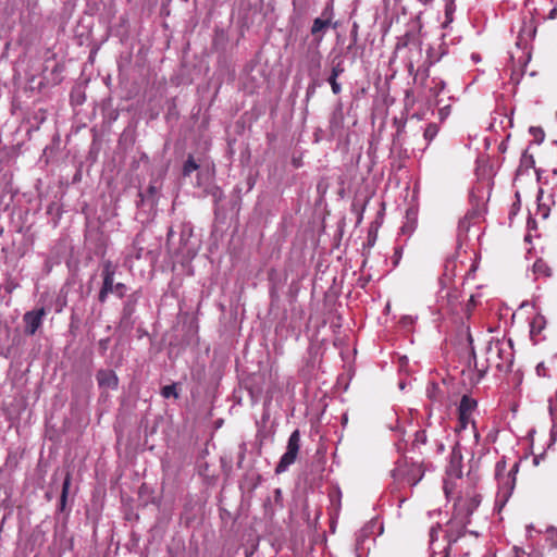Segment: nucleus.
I'll return each mask as SVG.
<instances>
[{"instance_id":"nucleus-1","label":"nucleus","mask_w":557,"mask_h":557,"mask_svg":"<svg viewBox=\"0 0 557 557\" xmlns=\"http://www.w3.org/2000/svg\"><path fill=\"white\" fill-rule=\"evenodd\" d=\"M480 503L481 498L479 495H471L458 499L455 504L454 516L446 525L447 529L445 537L447 540V545L440 553L433 548L431 557H449L451 544L456 543L457 540L465 534L466 528L470 522V516L479 507Z\"/></svg>"},{"instance_id":"nucleus-2","label":"nucleus","mask_w":557,"mask_h":557,"mask_svg":"<svg viewBox=\"0 0 557 557\" xmlns=\"http://www.w3.org/2000/svg\"><path fill=\"white\" fill-rule=\"evenodd\" d=\"M425 469L422 463L399 459L392 470L394 483L400 486H416L424 476Z\"/></svg>"},{"instance_id":"nucleus-3","label":"nucleus","mask_w":557,"mask_h":557,"mask_svg":"<svg viewBox=\"0 0 557 557\" xmlns=\"http://www.w3.org/2000/svg\"><path fill=\"white\" fill-rule=\"evenodd\" d=\"M519 462H515L510 470L506 471V461L504 459L496 462L495 476L498 482L497 502L506 503L511 496L516 485V474L519 471Z\"/></svg>"},{"instance_id":"nucleus-4","label":"nucleus","mask_w":557,"mask_h":557,"mask_svg":"<svg viewBox=\"0 0 557 557\" xmlns=\"http://www.w3.org/2000/svg\"><path fill=\"white\" fill-rule=\"evenodd\" d=\"M300 449V432L295 430L287 442L286 451L281 457L275 467V473L281 474L285 472L290 465H293L298 456Z\"/></svg>"},{"instance_id":"nucleus-5","label":"nucleus","mask_w":557,"mask_h":557,"mask_svg":"<svg viewBox=\"0 0 557 557\" xmlns=\"http://www.w3.org/2000/svg\"><path fill=\"white\" fill-rule=\"evenodd\" d=\"M116 267L110 261L107 260L102 263V286L99 290L98 300L103 304L106 302L109 294H113L114 290V275H115Z\"/></svg>"},{"instance_id":"nucleus-6","label":"nucleus","mask_w":557,"mask_h":557,"mask_svg":"<svg viewBox=\"0 0 557 557\" xmlns=\"http://www.w3.org/2000/svg\"><path fill=\"white\" fill-rule=\"evenodd\" d=\"M16 215V223L18 225V232L24 233L25 239L33 243L34 234L32 227L34 224L35 211H32L28 207L18 206L14 211Z\"/></svg>"},{"instance_id":"nucleus-7","label":"nucleus","mask_w":557,"mask_h":557,"mask_svg":"<svg viewBox=\"0 0 557 557\" xmlns=\"http://www.w3.org/2000/svg\"><path fill=\"white\" fill-rule=\"evenodd\" d=\"M425 394L432 405L442 407L446 404L448 391L445 381L441 383L430 382L426 385Z\"/></svg>"},{"instance_id":"nucleus-8","label":"nucleus","mask_w":557,"mask_h":557,"mask_svg":"<svg viewBox=\"0 0 557 557\" xmlns=\"http://www.w3.org/2000/svg\"><path fill=\"white\" fill-rule=\"evenodd\" d=\"M97 382L100 387L116 389L119 385V379L114 371L102 369L96 374Z\"/></svg>"},{"instance_id":"nucleus-9","label":"nucleus","mask_w":557,"mask_h":557,"mask_svg":"<svg viewBox=\"0 0 557 557\" xmlns=\"http://www.w3.org/2000/svg\"><path fill=\"white\" fill-rule=\"evenodd\" d=\"M136 302H137V299L133 298V296H131L125 301V304L123 306V310H122L121 321H120L121 326L133 327L134 321L132 318L136 310Z\"/></svg>"},{"instance_id":"nucleus-10","label":"nucleus","mask_w":557,"mask_h":557,"mask_svg":"<svg viewBox=\"0 0 557 557\" xmlns=\"http://www.w3.org/2000/svg\"><path fill=\"white\" fill-rule=\"evenodd\" d=\"M447 472L458 479L462 476V455L459 448L453 449Z\"/></svg>"},{"instance_id":"nucleus-11","label":"nucleus","mask_w":557,"mask_h":557,"mask_svg":"<svg viewBox=\"0 0 557 557\" xmlns=\"http://www.w3.org/2000/svg\"><path fill=\"white\" fill-rule=\"evenodd\" d=\"M546 321L541 314H536L530 323V336L534 344L539 343L542 331L545 329Z\"/></svg>"},{"instance_id":"nucleus-12","label":"nucleus","mask_w":557,"mask_h":557,"mask_svg":"<svg viewBox=\"0 0 557 557\" xmlns=\"http://www.w3.org/2000/svg\"><path fill=\"white\" fill-rule=\"evenodd\" d=\"M476 405L478 404L475 399L471 398L468 395H463L458 407V414H462L463 417L472 416V412L475 410Z\"/></svg>"},{"instance_id":"nucleus-13","label":"nucleus","mask_w":557,"mask_h":557,"mask_svg":"<svg viewBox=\"0 0 557 557\" xmlns=\"http://www.w3.org/2000/svg\"><path fill=\"white\" fill-rule=\"evenodd\" d=\"M502 346L499 343L490 344L487 347V359L490 364H494L497 369H502L500 361H497L494 357L502 359Z\"/></svg>"},{"instance_id":"nucleus-14","label":"nucleus","mask_w":557,"mask_h":557,"mask_svg":"<svg viewBox=\"0 0 557 557\" xmlns=\"http://www.w3.org/2000/svg\"><path fill=\"white\" fill-rule=\"evenodd\" d=\"M444 298L446 299V307L448 310L450 311H456L459 304H460V293L458 289L456 288H453V289H447L446 290V295L444 297H442V299L444 300Z\"/></svg>"},{"instance_id":"nucleus-15","label":"nucleus","mask_w":557,"mask_h":557,"mask_svg":"<svg viewBox=\"0 0 557 557\" xmlns=\"http://www.w3.org/2000/svg\"><path fill=\"white\" fill-rule=\"evenodd\" d=\"M470 423L472 425L473 436L475 438V442L478 443L480 440V433L478 432L475 422L472 420L471 416L463 417L462 414H458V426L456 430L458 432H460L461 430H466L468 424H470Z\"/></svg>"},{"instance_id":"nucleus-16","label":"nucleus","mask_w":557,"mask_h":557,"mask_svg":"<svg viewBox=\"0 0 557 557\" xmlns=\"http://www.w3.org/2000/svg\"><path fill=\"white\" fill-rule=\"evenodd\" d=\"M35 550V541L29 537L24 544H20L15 550V557H35L30 556Z\"/></svg>"},{"instance_id":"nucleus-17","label":"nucleus","mask_w":557,"mask_h":557,"mask_svg":"<svg viewBox=\"0 0 557 557\" xmlns=\"http://www.w3.org/2000/svg\"><path fill=\"white\" fill-rule=\"evenodd\" d=\"M346 71L344 59L341 54L335 55L331 60V73L330 75L339 77Z\"/></svg>"},{"instance_id":"nucleus-18","label":"nucleus","mask_w":557,"mask_h":557,"mask_svg":"<svg viewBox=\"0 0 557 557\" xmlns=\"http://www.w3.org/2000/svg\"><path fill=\"white\" fill-rule=\"evenodd\" d=\"M533 272L537 276L548 277L552 275V268L542 259H539L533 264Z\"/></svg>"},{"instance_id":"nucleus-19","label":"nucleus","mask_w":557,"mask_h":557,"mask_svg":"<svg viewBox=\"0 0 557 557\" xmlns=\"http://www.w3.org/2000/svg\"><path fill=\"white\" fill-rule=\"evenodd\" d=\"M549 416L553 421L552 432L555 433L557 431V389L554 393V396L549 399Z\"/></svg>"},{"instance_id":"nucleus-20","label":"nucleus","mask_w":557,"mask_h":557,"mask_svg":"<svg viewBox=\"0 0 557 557\" xmlns=\"http://www.w3.org/2000/svg\"><path fill=\"white\" fill-rule=\"evenodd\" d=\"M24 322H25V334L34 335L35 334V309H32L27 311L24 314Z\"/></svg>"},{"instance_id":"nucleus-21","label":"nucleus","mask_w":557,"mask_h":557,"mask_svg":"<svg viewBox=\"0 0 557 557\" xmlns=\"http://www.w3.org/2000/svg\"><path fill=\"white\" fill-rule=\"evenodd\" d=\"M475 216V212H468L458 223L459 232L467 233L470 230L472 219Z\"/></svg>"},{"instance_id":"nucleus-22","label":"nucleus","mask_w":557,"mask_h":557,"mask_svg":"<svg viewBox=\"0 0 557 557\" xmlns=\"http://www.w3.org/2000/svg\"><path fill=\"white\" fill-rule=\"evenodd\" d=\"M330 25V20H322L320 17H317L314 21H313V24H312V27H311V34L312 35H317L319 34L320 32L324 30L325 28H327Z\"/></svg>"},{"instance_id":"nucleus-23","label":"nucleus","mask_w":557,"mask_h":557,"mask_svg":"<svg viewBox=\"0 0 557 557\" xmlns=\"http://www.w3.org/2000/svg\"><path fill=\"white\" fill-rule=\"evenodd\" d=\"M199 168V165L196 163L193 156H188L187 160L184 163L183 166V175L189 176L194 171H196Z\"/></svg>"},{"instance_id":"nucleus-24","label":"nucleus","mask_w":557,"mask_h":557,"mask_svg":"<svg viewBox=\"0 0 557 557\" xmlns=\"http://www.w3.org/2000/svg\"><path fill=\"white\" fill-rule=\"evenodd\" d=\"M70 484H71V476L67 473L63 481V484H62V493H61V498H60L61 509H64V507H65Z\"/></svg>"},{"instance_id":"nucleus-25","label":"nucleus","mask_w":557,"mask_h":557,"mask_svg":"<svg viewBox=\"0 0 557 557\" xmlns=\"http://www.w3.org/2000/svg\"><path fill=\"white\" fill-rule=\"evenodd\" d=\"M512 550L515 557H542V554L535 549L528 553L523 548L515 546Z\"/></svg>"},{"instance_id":"nucleus-26","label":"nucleus","mask_w":557,"mask_h":557,"mask_svg":"<svg viewBox=\"0 0 557 557\" xmlns=\"http://www.w3.org/2000/svg\"><path fill=\"white\" fill-rule=\"evenodd\" d=\"M429 75L430 74H429L428 66L426 67H418L417 71L414 72L413 79H414V82L420 79L421 85H424Z\"/></svg>"},{"instance_id":"nucleus-27","label":"nucleus","mask_w":557,"mask_h":557,"mask_svg":"<svg viewBox=\"0 0 557 557\" xmlns=\"http://www.w3.org/2000/svg\"><path fill=\"white\" fill-rule=\"evenodd\" d=\"M537 212L536 214L541 216L543 220L547 219L549 215V207L542 202V196L537 197Z\"/></svg>"},{"instance_id":"nucleus-28","label":"nucleus","mask_w":557,"mask_h":557,"mask_svg":"<svg viewBox=\"0 0 557 557\" xmlns=\"http://www.w3.org/2000/svg\"><path fill=\"white\" fill-rule=\"evenodd\" d=\"M161 395L164 398H170V397L177 398L178 397V393H177V389H176V385L175 384H171V385L163 386L162 389H161Z\"/></svg>"},{"instance_id":"nucleus-29","label":"nucleus","mask_w":557,"mask_h":557,"mask_svg":"<svg viewBox=\"0 0 557 557\" xmlns=\"http://www.w3.org/2000/svg\"><path fill=\"white\" fill-rule=\"evenodd\" d=\"M536 33V27L533 25V21L530 20L528 23L524 22L523 27L521 28V36L527 35L529 38H533Z\"/></svg>"},{"instance_id":"nucleus-30","label":"nucleus","mask_w":557,"mask_h":557,"mask_svg":"<svg viewBox=\"0 0 557 557\" xmlns=\"http://www.w3.org/2000/svg\"><path fill=\"white\" fill-rule=\"evenodd\" d=\"M17 285L14 284L13 282H9L4 285H1L0 286V300L3 301L5 300L7 298V295L11 294L12 290L16 287Z\"/></svg>"},{"instance_id":"nucleus-31","label":"nucleus","mask_w":557,"mask_h":557,"mask_svg":"<svg viewBox=\"0 0 557 557\" xmlns=\"http://www.w3.org/2000/svg\"><path fill=\"white\" fill-rule=\"evenodd\" d=\"M438 128L437 125L431 123L424 129L423 136L428 141H431L437 135Z\"/></svg>"},{"instance_id":"nucleus-32","label":"nucleus","mask_w":557,"mask_h":557,"mask_svg":"<svg viewBox=\"0 0 557 557\" xmlns=\"http://www.w3.org/2000/svg\"><path fill=\"white\" fill-rule=\"evenodd\" d=\"M455 11L454 3H447L445 8V22L443 23V27H447L448 24L453 22V14Z\"/></svg>"},{"instance_id":"nucleus-33","label":"nucleus","mask_w":557,"mask_h":557,"mask_svg":"<svg viewBox=\"0 0 557 557\" xmlns=\"http://www.w3.org/2000/svg\"><path fill=\"white\" fill-rule=\"evenodd\" d=\"M337 79L338 77L332 75H330L326 79L334 95H339L342 92V86Z\"/></svg>"},{"instance_id":"nucleus-34","label":"nucleus","mask_w":557,"mask_h":557,"mask_svg":"<svg viewBox=\"0 0 557 557\" xmlns=\"http://www.w3.org/2000/svg\"><path fill=\"white\" fill-rule=\"evenodd\" d=\"M426 443V433L424 430L417 431L414 434V440L412 442L413 447H419Z\"/></svg>"},{"instance_id":"nucleus-35","label":"nucleus","mask_w":557,"mask_h":557,"mask_svg":"<svg viewBox=\"0 0 557 557\" xmlns=\"http://www.w3.org/2000/svg\"><path fill=\"white\" fill-rule=\"evenodd\" d=\"M478 304H479L478 296L471 295L469 300H468V302H467V305H466V314L468 317L471 315L472 311L475 309Z\"/></svg>"},{"instance_id":"nucleus-36","label":"nucleus","mask_w":557,"mask_h":557,"mask_svg":"<svg viewBox=\"0 0 557 557\" xmlns=\"http://www.w3.org/2000/svg\"><path fill=\"white\" fill-rule=\"evenodd\" d=\"M440 530H441V525L438 523H436L435 525L431 527L430 532H429L431 546L434 545V543H435V541H436V539L438 536Z\"/></svg>"},{"instance_id":"nucleus-37","label":"nucleus","mask_w":557,"mask_h":557,"mask_svg":"<svg viewBox=\"0 0 557 557\" xmlns=\"http://www.w3.org/2000/svg\"><path fill=\"white\" fill-rule=\"evenodd\" d=\"M127 292V287L124 283H116L113 293L119 297L123 298Z\"/></svg>"},{"instance_id":"nucleus-38","label":"nucleus","mask_w":557,"mask_h":557,"mask_svg":"<svg viewBox=\"0 0 557 557\" xmlns=\"http://www.w3.org/2000/svg\"><path fill=\"white\" fill-rule=\"evenodd\" d=\"M25 143L24 141H17L15 145L12 146V151L15 156H18L24 151ZM29 146L25 148V150H29Z\"/></svg>"},{"instance_id":"nucleus-39","label":"nucleus","mask_w":557,"mask_h":557,"mask_svg":"<svg viewBox=\"0 0 557 557\" xmlns=\"http://www.w3.org/2000/svg\"><path fill=\"white\" fill-rule=\"evenodd\" d=\"M547 541L550 542L552 547H557V532L555 530L547 531Z\"/></svg>"},{"instance_id":"nucleus-40","label":"nucleus","mask_w":557,"mask_h":557,"mask_svg":"<svg viewBox=\"0 0 557 557\" xmlns=\"http://www.w3.org/2000/svg\"><path fill=\"white\" fill-rule=\"evenodd\" d=\"M108 344H109V338H106V339H100L99 342V347L100 349L104 352L108 348Z\"/></svg>"},{"instance_id":"nucleus-41","label":"nucleus","mask_w":557,"mask_h":557,"mask_svg":"<svg viewBox=\"0 0 557 557\" xmlns=\"http://www.w3.org/2000/svg\"><path fill=\"white\" fill-rule=\"evenodd\" d=\"M312 64L317 67V69H320L321 66V59H320V55H318L315 59H312Z\"/></svg>"},{"instance_id":"nucleus-42","label":"nucleus","mask_w":557,"mask_h":557,"mask_svg":"<svg viewBox=\"0 0 557 557\" xmlns=\"http://www.w3.org/2000/svg\"><path fill=\"white\" fill-rule=\"evenodd\" d=\"M45 314L44 309H37V326L39 325L41 317Z\"/></svg>"},{"instance_id":"nucleus-43","label":"nucleus","mask_w":557,"mask_h":557,"mask_svg":"<svg viewBox=\"0 0 557 557\" xmlns=\"http://www.w3.org/2000/svg\"><path fill=\"white\" fill-rule=\"evenodd\" d=\"M24 128H25V135L28 136V138H30V134H32V129H33L32 125L27 124L24 126Z\"/></svg>"},{"instance_id":"nucleus-44","label":"nucleus","mask_w":557,"mask_h":557,"mask_svg":"<svg viewBox=\"0 0 557 557\" xmlns=\"http://www.w3.org/2000/svg\"><path fill=\"white\" fill-rule=\"evenodd\" d=\"M244 458H245V448H243V450H242V453L239 455V460H238V463H237V466L239 468L242 467V462H243Z\"/></svg>"},{"instance_id":"nucleus-45","label":"nucleus","mask_w":557,"mask_h":557,"mask_svg":"<svg viewBox=\"0 0 557 557\" xmlns=\"http://www.w3.org/2000/svg\"><path fill=\"white\" fill-rule=\"evenodd\" d=\"M315 85H317V82L313 79L311 86H309L307 89V95L310 94V90H312V92L314 91Z\"/></svg>"},{"instance_id":"nucleus-46","label":"nucleus","mask_w":557,"mask_h":557,"mask_svg":"<svg viewBox=\"0 0 557 557\" xmlns=\"http://www.w3.org/2000/svg\"><path fill=\"white\" fill-rule=\"evenodd\" d=\"M556 15H557V9H556V8H554L553 10H550L548 17H549V18H555V17H556Z\"/></svg>"},{"instance_id":"nucleus-47","label":"nucleus","mask_w":557,"mask_h":557,"mask_svg":"<svg viewBox=\"0 0 557 557\" xmlns=\"http://www.w3.org/2000/svg\"><path fill=\"white\" fill-rule=\"evenodd\" d=\"M274 494H275V500H277L278 498H281V497H282V492H281V490H280V488H276V490H275V492H274Z\"/></svg>"},{"instance_id":"nucleus-48","label":"nucleus","mask_w":557,"mask_h":557,"mask_svg":"<svg viewBox=\"0 0 557 557\" xmlns=\"http://www.w3.org/2000/svg\"><path fill=\"white\" fill-rule=\"evenodd\" d=\"M408 72H409L410 74H413V72H414V67H413V64H412V63H409V65H408Z\"/></svg>"},{"instance_id":"nucleus-49","label":"nucleus","mask_w":557,"mask_h":557,"mask_svg":"<svg viewBox=\"0 0 557 557\" xmlns=\"http://www.w3.org/2000/svg\"><path fill=\"white\" fill-rule=\"evenodd\" d=\"M444 86H445L444 82H441L440 86H438V91H436L435 95H437L444 88Z\"/></svg>"},{"instance_id":"nucleus-50","label":"nucleus","mask_w":557,"mask_h":557,"mask_svg":"<svg viewBox=\"0 0 557 557\" xmlns=\"http://www.w3.org/2000/svg\"><path fill=\"white\" fill-rule=\"evenodd\" d=\"M528 156L527 153L523 154L522 162H527ZM529 159L532 161V156H529Z\"/></svg>"},{"instance_id":"nucleus-51","label":"nucleus","mask_w":557,"mask_h":557,"mask_svg":"<svg viewBox=\"0 0 557 557\" xmlns=\"http://www.w3.org/2000/svg\"><path fill=\"white\" fill-rule=\"evenodd\" d=\"M148 191L150 194H154L156 193V188L153 186H149Z\"/></svg>"},{"instance_id":"nucleus-52","label":"nucleus","mask_w":557,"mask_h":557,"mask_svg":"<svg viewBox=\"0 0 557 557\" xmlns=\"http://www.w3.org/2000/svg\"><path fill=\"white\" fill-rule=\"evenodd\" d=\"M422 4L426 5L429 4L432 0H419Z\"/></svg>"},{"instance_id":"nucleus-53","label":"nucleus","mask_w":557,"mask_h":557,"mask_svg":"<svg viewBox=\"0 0 557 557\" xmlns=\"http://www.w3.org/2000/svg\"><path fill=\"white\" fill-rule=\"evenodd\" d=\"M550 171H552V173H553L554 175H557V166H553V168L550 169Z\"/></svg>"},{"instance_id":"nucleus-54","label":"nucleus","mask_w":557,"mask_h":557,"mask_svg":"<svg viewBox=\"0 0 557 557\" xmlns=\"http://www.w3.org/2000/svg\"><path fill=\"white\" fill-rule=\"evenodd\" d=\"M453 533H454L455 535H457V534H458V527H457V525H455V527L453 528Z\"/></svg>"},{"instance_id":"nucleus-55","label":"nucleus","mask_w":557,"mask_h":557,"mask_svg":"<svg viewBox=\"0 0 557 557\" xmlns=\"http://www.w3.org/2000/svg\"><path fill=\"white\" fill-rule=\"evenodd\" d=\"M293 163H294V165H295L296 168H298V166H299V161H297V160H295V159H294V160H293Z\"/></svg>"},{"instance_id":"nucleus-56","label":"nucleus","mask_w":557,"mask_h":557,"mask_svg":"<svg viewBox=\"0 0 557 557\" xmlns=\"http://www.w3.org/2000/svg\"><path fill=\"white\" fill-rule=\"evenodd\" d=\"M534 223H535V221H534V220H529V221H528L529 226H530L531 224H534Z\"/></svg>"},{"instance_id":"nucleus-57","label":"nucleus","mask_w":557,"mask_h":557,"mask_svg":"<svg viewBox=\"0 0 557 557\" xmlns=\"http://www.w3.org/2000/svg\"><path fill=\"white\" fill-rule=\"evenodd\" d=\"M479 372L484 373L485 369H480Z\"/></svg>"}]
</instances>
